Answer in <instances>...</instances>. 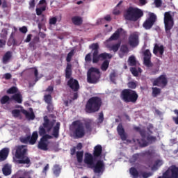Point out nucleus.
Here are the masks:
<instances>
[{
  "label": "nucleus",
  "mask_w": 178,
  "mask_h": 178,
  "mask_svg": "<svg viewBox=\"0 0 178 178\" xmlns=\"http://www.w3.org/2000/svg\"><path fill=\"white\" fill-rule=\"evenodd\" d=\"M143 16H144V12H143L141 9L133 6H129L124 10L123 13V17L127 22H137V20L141 19Z\"/></svg>",
  "instance_id": "1"
},
{
  "label": "nucleus",
  "mask_w": 178,
  "mask_h": 178,
  "mask_svg": "<svg viewBox=\"0 0 178 178\" xmlns=\"http://www.w3.org/2000/svg\"><path fill=\"white\" fill-rule=\"evenodd\" d=\"M43 120L44 122L42 123V126L46 128L47 131L49 133V131H51L53 129L51 136H53L54 138H59V130H60V122H56V120H49L48 116H44ZM56 122V124L55 125Z\"/></svg>",
  "instance_id": "2"
},
{
  "label": "nucleus",
  "mask_w": 178,
  "mask_h": 178,
  "mask_svg": "<svg viewBox=\"0 0 178 178\" xmlns=\"http://www.w3.org/2000/svg\"><path fill=\"white\" fill-rule=\"evenodd\" d=\"M101 106L102 99L97 96L92 97L86 102L85 111L86 113H95L101 109Z\"/></svg>",
  "instance_id": "3"
},
{
  "label": "nucleus",
  "mask_w": 178,
  "mask_h": 178,
  "mask_svg": "<svg viewBox=\"0 0 178 178\" xmlns=\"http://www.w3.org/2000/svg\"><path fill=\"white\" fill-rule=\"evenodd\" d=\"M15 158L18 160V163L20 165H31V160L30 157L27 156V148L24 145H19L17 147L15 152Z\"/></svg>",
  "instance_id": "4"
},
{
  "label": "nucleus",
  "mask_w": 178,
  "mask_h": 178,
  "mask_svg": "<svg viewBox=\"0 0 178 178\" xmlns=\"http://www.w3.org/2000/svg\"><path fill=\"white\" fill-rule=\"evenodd\" d=\"M65 72V79H70L67 82V85L74 92H77L79 90H80V84H79V81L74 79V78L72 77V74L73 72L72 71V64L67 63Z\"/></svg>",
  "instance_id": "5"
},
{
  "label": "nucleus",
  "mask_w": 178,
  "mask_h": 178,
  "mask_svg": "<svg viewBox=\"0 0 178 178\" xmlns=\"http://www.w3.org/2000/svg\"><path fill=\"white\" fill-rule=\"evenodd\" d=\"M120 98L126 104H136L138 100V94L132 89H124L121 92Z\"/></svg>",
  "instance_id": "6"
},
{
  "label": "nucleus",
  "mask_w": 178,
  "mask_h": 178,
  "mask_svg": "<svg viewBox=\"0 0 178 178\" xmlns=\"http://www.w3.org/2000/svg\"><path fill=\"white\" fill-rule=\"evenodd\" d=\"M72 134L74 138H83L86 136V128L84 124L80 120H76L72 122Z\"/></svg>",
  "instance_id": "7"
},
{
  "label": "nucleus",
  "mask_w": 178,
  "mask_h": 178,
  "mask_svg": "<svg viewBox=\"0 0 178 178\" xmlns=\"http://www.w3.org/2000/svg\"><path fill=\"white\" fill-rule=\"evenodd\" d=\"M101 79L99 69L91 67L87 72V81L89 84H97Z\"/></svg>",
  "instance_id": "8"
},
{
  "label": "nucleus",
  "mask_w": 178,
  "mask_h": 178,
  "mask_svg": "<svg viewBox=\"0 0 178 178\" xmlns=\"http://www.w3.org/2000/svg\"><path fill=\"white\" fill-rule=\"evenodd\" d=\"M171 13L172 11L165 12L164 13V27L168 37H170V35H172L170 30H172V29H173V26H175V20Z\"/></svg>",
  "instance_id": "9"
},
{
  "label": "nucleus",
  "mask_w": 178,
  "mask_h": 178,
  "mask_svg": "<svg viewBox=\"0 0 178 178\" xmlns=\"http://www.w3.org/2000/svg\"><path fill=\"white\" fill-rule=\"evenodd\" d=\"M51 138H52V136L49 134L43 136L38 142V149H41L42 151H48V140H51Z\"/></svg>",
  "instance_id": "10"
},
{
  "label": "nucleus",
  "mask_w": 178,
  "mask_h": 178,
  "mask_svg": "<svg viewBox=\"0 0 178 178\" xmlns=\"http://www.w3.org/2000/svg\"><path fill=\"white\" fill-rule=\"evenodd\" d=\"M155 22H156V15L154 13H150L149 17L144 22L143 26L145 30H151L152 26L155 24Z\"/></svg>",
  "instance_id": "11"
},
{
  "label": "nucleus",
  "mask_w": 178,
  "mask_h": 178,
  "mask_svg": "<svg viewBox=\"0 0 178 178\" xmlns=\"http://www.w3.org/2000/svg\"><path fill=\"white\" fill-rule=\"evenodd\" d=\"M99 52L95 51L92 53V63H98L99 62L100 59H102V60L105 59H111L112 55L108 53H102L100 54Z\"/></svg>",
  "instance_id": "12"
},
{
  "label": "nucleus",
  "mask_w": 178,
  "mask_h": 178,
  "mask_svg": "<svg viewBox=\"0 0 178 178\" xmlns=\"http://www.w3.org/2000/svg\"><path fill=\"white\" fill-rule=\"evenodd\" d=\"M153 86H156L157 87L165 88V87L168 86V78H166V75H160L153 81Z\"/></svg>",
  "instance_id": "13"
},
{
  "label": "nucleus",
  "mask_w": 178,
  "mask_h": 178,
  "mask_svg": "<svg viewBox=\"0 0 178 178\" xmlns=\"http://www.w3.org/2000/svg\"><path fill=\"white\" fill-rule=\"evenodd\" d=\"M128 42L130 47H131L132 48H136V47H138V44H140L138 34H137L136 33H131L128 38Z\"/></svg>",
  "instance_id": "14"
},
{
  "label": "nucleus",
  "mask_w": 178,
  "mask_h": 178,
  "mask_svg": "<svg viewBox=\"0 0 178 178\" xmlns=\"http://www.w3.org/2000/svg\"><path fill=\"white\" fill-rule=\"evenodd\" d=\"M92 169L95 173L103 174L104 171L105 170V163H104L103 161L99 160L96 163L93 164Z\"/></svg>",
  "instance_id": "15"
},
{
  "label": "nucleus",
  "mask_w": 178,
  "mask_h": 178,
  "mask_svg": "<svg viewBox=\"0 0 178 178\" xmlns=\"http://www.w3.org/2000/svg\"><path fill=\"white\" fill-rule=\"evenodd\" d=\"M143 63L145 66H147V67H152V63H151V57L152 56V54L149 49H146L143 52Z\"/></svg>",
  "instance_id": "16"
},
{
  "label": "nucleus",
  "mask_w": 178,
  "mask_h": 178,
  "mask_svg": "<svg viewBox=\"0 0 178 178\" xmlns=\"http://www.w3.org/2000/svg\"><path fill=\"white\" fill-rule=\"evenodd\" d=\"M117 133L118 136H120L122 141H126L127 140V134L126 133V131H124V128L123 127V124H122V122L118 124L117 127Z\"/></svg>",
  "instance_id": "17"
},
{
  "label": "nucleus",
  "mask_w": 178,
  "mask_h": 178,
  "mask_svg": "<svg viewBox=\"0 0 178 178\" xmlns=\"http://www.w3.org/2000/svg\"><path fill=\"white\" fill-rule=\"evenodd\" d=\"M84 163L88 165L90 169L94 168V157L90 153H87L85 155Z\"/></svg>",
  "instance_id": "18"
},
{
  "label": "nucleus",
  "mask_w": 178,
  "mask_h": 178,
  "mask_svg": "<svg viewBox=\"0 0 178 178\" xmlns=\"http://www.w3.org/2000/svg\"><path fill=\"white\" fill-rule=\"evenodd\" d=\"M124 33L122 28L118 29L115 32L108 38V41H118L120 38V34Z\"/></svg>",
  "instance_id": "19"
},
{
  "label": "nucleus",
  "mask_w": 178,
  "mask_h": 178,
  "mask_svg": "<svg viewBox=\"0 0 178 178\" xmlns=\"http://www.w3.org/2000/svg\"><path fill=\"white\" fill-rule=\"evenodd\" d=\"M158 52L161 55V56H162V55H163V53L165 52V48L163 47V45L159 46V44L156 43L154 47L153 54L154 55H158Z\"/></svg>",
  "instance_id": "20"
},
{
  "label": "nucleus",
  "mask_w": 178,
  "mask_h": 178,
  "mask_svg": "<svg viewBox=\"0 0 178 178\" xmlns=\"http://www.w3.org/2000/svg\"><path fill=\"white\" fill-rule=\"evenodd\" d=\"M163 165V160L162 159H156L154 161L153 165L151 168V170H153V172H156V170H158L161 166Z\"/></svg>",
  "instance_id": "21"
},
{
  "label": "nucleus",
  "mask_w": 178,
  "mask_h": 178,
  "mask_svg": "<svg viewBox=\"0 0 178 178\" xmlns=\"http://www.w3.org/2000/svg\"><path fill=\"white\" fill-rule=\"evenodd\" d=\"M12 56H13V53L10 51H8L7 52L5 53V54L3 56L2 58V62L4 65H6L10 59H12Z\"/></svg>",
  "instance_id": "22"
},
{
  "label": "nucleus",
  "mask_w": 178,
  "mask_h": 178,
  "mask_svg": "<svg viewBox=\"0 0 178 178\" xmlns=\"http://www.w3.org/2000/svg\"><path fill=\"white\" fill-rule=\"evenodd\" d=\"M102 154V146L97 145L94 147L93 156L99 158Z\"/></svg>",
  "instance_id": "23"
},
{
  "label": "nucleus",
  "mask_w": 178,
  "mask_h": 178,
  "mask_svg": "<svg viewBox=\"0 0 178 178\" xmlns=\"http://www.w3.org/2000/svg\"><path fill=\"white\" fill-rule=\"evenodd\" d=\"M37 140H38V132L35 131L33 132L32 135L30 136L29 144L31 145H34V144L37 143Z\"/></svg>",
  "instance_id": "24"
},
{
  "label": "nucleus",
  "mask_w": 178,
  "mask_h": 178,
  "mask_svg": "<svg viewBox=\"0 0 178 178\" xmlns=\"http://www.w3.org/2000/svg\"><path fill=\"white\" fill-rule=\"evenodd\" d=\"M21 112L22 113H23V115H25L26 118L28 119L29 120H34L35 119V115L33 111L30 113L26 110L22 109Z\"/></svg>",
  "instance_id": "25"
},
{
  "label": "nucleus",
  "mask_w": 178,
  "mask_h": 178,
  "mask_svg": "<svg viewBox=\"0 0 178 178\" xmlns=\"http://www.w3.org/2000/svg\"><path fill=\"white\" fill-rule=\"evenodd\" d=\"M4 176H9L12 174V166L9 164H5L2 168Z\"/></svg>",
  "instance_id": "26"
},
{
  "label": "nucleus",
  "mask_w": 178,
  "mask_h": 178,
  "mask_svg": "<svg viewBox=\"0 0 178 178\" xmlns=\"http://www.w3.org/2000/svg\"><path fill=\"white\" fill-rule=\"evenodd\" d=\"M9 155V150L7 148H4L0 151V162L6 160Z\"/></svg>",
  "instance_id": "27"
},
{
  "label": "nucleus",
  "mask_w": 178,
  "mask_h": 178,
  "mask_svg": "<svg viewBox=\"0 0 178 178\" xmlns=\"http://www.w3.org/2000/svg\"><path fill=\"white\" fill-rule=\"evenodd\" d=\"M72 22L74 26H81L83 24V18L79 16H74L72 17Z\"/></svg>",
  "instance_id": "28"
},
{
  "label": "nucleus",
  "mask_w": 178,
  "mask_h": 178,
  "mask_svg": "<svg viewBox=\"0 0 178 178\" xmlns=\"http://www.w3.org/2000/svg\"><path fill=\"white\" fill-rule=\"evenodd\" d=\"M11 101H15L17 104H22L23 102V99L20 93H15L11 96Z\"/></svg>",
  "instance_id": "29"
},
{
  "label": "nucleus",
  "mask_w": 178,
  "mask_h": 178,
  "mask_svg": "<svg viewBox=\"0 0 178 178\" xmlns=\"http://www.w3.org/2000/svg\"><path fill=\"white\" fill-rule=\"evenodd\" d=\"M120 52H122V54H119L120 58H123L125 54H129V47H127V45L122 44L120 47Z\"/></svg>",
  "instance_id": "30"
},
{
  "label": "nucleus",
  "mask_w": 178,
  "mask_h": 178,
  "mask_svg": "<svg viewBox=\"0 0 178 178\" xmlns=\"http://www.w3.org/2000/svg\"><path fill=\"white\" fill-rule=\"evenodd\" d=\"M62 170V168L59 166V165L56 164L54 166L53 169V173L55 175L56 177H59V175H60V172Z\"/></svg>",
  "instance_id": "31"
},
{
  "label": "nucleus",
  "mask_w": 178,
  "mask_h": 178,
  "mask_svg": "<svg viewBox=\"0 0 178 178\" xmlns=\"http://www.w3.org/2000/svg\"><path fill=\"white\" fill-rule=\"evenodd\" d=\"M10 101H12V99L8 95L3 96L0 99L1 105H5V104H9Z\"/></svg>",
  "instance_id": "32"
},
{
  "label": "nucleus",
  "mask_w": 178,
  "mask_h": 178,
  "mask_svg": "<svg viewBox=\"0 0 178 178\" xmlns=\"http://www.w3.org/2000/svg\"><path fill=\"white\" fill-rule=\"evenodd\" d=\"M152 95L154 98H156L158 95H161V88L154 87V88H152Z\"/></svg>",
  "instance_id": "33"
},
{
  "label": "nucleus",
  "mask_w": 178,
  "mask_h": 178,
  "mask_svg": "<svg viewBox=\"0 0 178 178\" xmlns=\"http://www.w3.org/2000/svg\"><path fill=\"white\" fill-rule=\"evenodd\" d=\"M137 141L140 147H148V140H145V138L141 139H137Z\"/></svg>",
  "instance_id": "34"
},
{
  "label": "nucleus",
  "mask_w": 178,
  "mask_h": 178,
  "mask_svg": "<svg viewBox=\"0 0 178 178\" xmlns=\"http://www.w3.org/2000/svg\"><path fill=\"white\" fill-rule=\"evenodd\" d=\"M84 155V152H76V159L78 163H83V156Z\"/></svg>",
  "instance_id": "35"
},
{
  "label": "nucleus",
  "mask_w": 178,
  "mask_h": 178,
  "mask_svg": "<svg viewBox=\"0 0 178 178\" xmlns=\"http://www.w3.org/2000/svg\"><path fill=\"white\" fill-rule=\"evenodd\" d=\"M128 63L129 66H136V65H137V60H136V57L134 56H129L128 59Z\"/></svg>",
  "instance_id": "36"
},
{
  "label": "nucleus",
  "mask_w": 178,
  "mask_h": 178,
  "mask_svg": "<svg viewBox=\"0 0 178 178\" xmlns=\"http://www.w3.org/2000/svg\"><path fill=\"white\" fill-rule=\"evenodd\" d=\"M46 128L43 126V125H40L39 127V136H40V137H44V136H47V129H45Z\"/></svg>",
  "instance_id": "37"
},
{
  "label": "nucleus",
  "mask_w": 178,
  "mask_h": 178,
  "mask_svg": "<svg viewBox=\"0 0 178 178\" xmlns=\"http://www.w3.org/2000/svg\"><path fill=\"white\" fill-rule=\"evenodd\" d=\"M130 174L134 178H138V171L134 167H131L129 170Z\"/></svg>",
  "instance_id": "38"
},
{
  "label": "nucleus",
  "mask_w": 178,
  "mask_h": 178,
  "mask_svg": "<svg viewBox=\"0 0 178 178\" xmlns=\"http://www.w3.org/2000/svg\"><path fill=\"white\" fill-rule=\"evenodd\" d=\"M90 49H92V51H93V52H99V44H98V43H92V44H90L89 46Z\"/></svg>",
  "instance_id": "39"
},
{
  "label": "nucleus",
  "mask_w": 178,
  "mask_h": 178,
  "mask_svg": "<svg viewBox=\"0 0 178 178\" xmlns=\"http://www.w3.org/2000/svg\"><path fill=\"white\" fill-rule=\"evenodd\" d=\"M108 67H109V62L108 60H105L102 64L101 70L102 72H106V70H108Z\"/></svg>",
  "instance_id": "40"
},
{
  "label": "nucleus",
  "mask_w": 178,
  "mask_h": 178,
  "mask_svg": "<svg viewBox=\"0 0 178 178\" xmlns=\"http://www.w3.org/2000/svg\"><path fill=\"white\" fill-rule=\"evenodd\" d=\"M146 139L149 144H152L156 141V136L147 135Z\"/></svg>",
  "instance_id": "41"
},
{
  "label": "nucleus",
  "mask_w": 178,
  "mask_h": 178,
  "mask_svg": "<svg viewBox=\"0 0 178 178\" xmlns=\"http://www.w3.org/2000/svg\"><path fill=\"white\" fill-rule=\"evenodd\" d=\"M120 42L113 44L110 47V51H113V52H118L119 51V48H120Z\"/></svg>",
  "instance_id": "42"
},
{
  "label": "nucleus",
  "mask_w": 178,
  "mask_h": 178,
  "mask_svg": "<svg viewBox=\"0 0 178 178\" xmlns=\"http://www.w3.org/2000/svg\"><path fill=\"white\" fill-rule=\"evenodd\" d=\"M84 126L87 133H91V131H92V127L91 125V122H85Z\"/></svg>",
  "instance_id": "43"
},
{
  "label": "nucleus",
  "mask_w": 178,
  "mask_h": 178,
  "mask_svg": "<svg viewBox=\"0 0 178 178\" xmlns=\"http://www.w3.org/2000/svg\"><path fill=\"white\" fill-rule=\"evenodd\" d=\"M19 141L21 143H22L23 144H27L28 143H30V135L24 137V136H22L21 138H19Z\"/></svg>",
  "instance_id": "44"
},
{
  "label": "nucleus",
  "mask_w": 178,
  "mask_h": 178,
  "mask_svg": "<svg viewBox=\"0 0 178 178\" xmlns=\"http://www.w3.org/2000/svg\"><path fill=\"white\" fill-rule=\"evenodd\" d=\"M19 90L16 88V86H13L10 88L8 90H7V94H17Z\"/></svg>",
  "instance_id": "45"
},
{
  "label": "nucleus",
  "mask_w": 178,
  "mask_h": 178,
  "mask_svg": "<svg viewBox=\"0 0 178 178\" xmlns=\"http://www.w3.org/2000/svg\"><path fill=\"white\" fill-rule=\"evenodd\" d=\"M44 99L46 104H51L52 102V96L51 94L45 95L44 96Z\"/></svg>",
  "instance_id": "46"
},
{
  "label": "nucleus",
  "mask_w": 178,
  "mask_h": 178,
  "mask_svg": "<svg viewBox=\"0 0 178 178\" xmlns=\"http://www.w3.org/2000/svg\"><path fill=\"white\" fill-rule=\"evenodd\" d=\"M74 55V50H71L70 52H69L67 55L66 61L67 62H71L72 58H73V56Z\"/></svg>",
  "instance_id": "47"
},
{
  "label": "nucleus",
  "mask_w": 178,
  "mask_h": 178,
  "mask_svg": "<svg viewBox=\"0 0 178 178\" xmlns=\"http://www.w3.org/2000/svg\"><path fill=\"white\" fill-rule=\"evenodd\" d=\"M20 110L15 109L12 111L11 113L14 118H19L20 116Z\"/></svg>",
  "instance_id": "48"
},
{
  "label": "nucleus",
  "mask_w": 178,
  "mask_h": 178,
  "mask_svg": "<svg viewBox=\"0 0 178 178\" xmlns=\"http://www.w3.org/2000/svg\"><path fill=\"white\" fill-rule=\"evenodd\" d=\"M127 86L131 90H135V88H137V83H136V82L130 81L128 83Z\"/></svg>",
  "instance_id": "49"
},
{
  "label": "nucleus",
  "mask_w": 178,
  "mask_h": 178,
  "mask_svg": "<svg viewBox=\"0 0 178 178\" xmlns=\"http://www.w3.org/2000/svg\"><path fill=\"white\" fill-rule=\"evenodd\" d=\"M175 115H177V117H172V120L175 124H178V110L175 109L173 111Z\"/></svg>",
  "instance_id": "50"
},
{
  "label": "nucleus",
  "mask_w": 178,
  "mask_h": 178,
  "mask_svg": "<svg viewBox=\"0 0 178 178\" xmlns=\"http://www.w3.org/2000/svg\"><path fill=\"white\" fill-rule=\"evenodd\" d=\"M6 35H8V29H3L1 31V33L0 34V37L1 38H6Z\"/></svg>",
  "instance_id": "51"
},
{
  "label": "nucleus",
  "mask_w": 178,
  "mask_h": 178,
  "mask_svg": "<svg viewBox=\"0 0 178 178\" xmlns=\"http://www.w3.org/2000/svg\"><path fill=\"white\" fill-rule=\"evenodd\" d=\"M130 71L132 73V74L135 76V77H138V71H137V68L136 67H131L130 68Z\"/></svg>",
  "instance_id": "52"
},
{
  "label": "nucleus",
  "mask_w": 178,
  "mask_h": 178,
  "mask_svg": "<svg viewBox=\"0 0 178 178\" xmlns=\"http://www.w3.org/2000/svg\"><path fill=\"white\" fill-rule=\"evenodd\" d=\"M92 60V58H91V53H88V54H86V56H85V61L87 63H90Z\"/></svg>",
  "instance_id": "53"
},
{
  "label": "nucleus",
  "mask_w": 178,
  "mask_h": 178,
  "mask_svg": "<svg viewBox=\"0 0 178 178\" xmlns=\"http://www.w3.org/2000/svg\"><path fill=\"white\" fill-rule=\"evenodd\" d=\"M49 170V164H47L44 168H43L42 173L44 175V176H47V172Z\"/></svg>",
  "instance_id": "54"
},
{
  "label": "nucleus",
  "mask_w": 178,
  "mask_h": 178,
  "mask_svg": "<svg viewBox=\"0 0 178 178\" xmlns=\"http://www.w3.org/2000/svg\"><path fill=\"white\" fill-rule=\"evenodd\" d=\"M34 76L35 77V83H37L40 80V77H38V70L37 68H35Z\"/></svg>",
  "instance_id": "55"
},
{
  "label": "nucleus",
  "mask_w": 178,
  "mask_h": 178,
  "mask_svg": "<svg viewBox=\"0 0 178 178\" xmlns=\"http://www.w3.org/2000/svg\"><path fill=\"white\" fill-rule=\"evenodd\" d=\"M98 120L100 123L104 122V112L102 111L99 113Z\"/></svg>",
  "instance_id": "56"
},
{
  "label": "nucleus",
  "mask_w": 178,
  "mask_h": 178,
  "mask_svg": "<svg viewBox=\"0 0 178 178\" xmlns=\"http://www.w3.org/2000/svg\"><path fill=\"white\" fill-rule=\"evenodd\" d=\"M154 129V125L152 124H149L147 127V131L150 134H152V131Z\"/></svg>",
  "instance_id": "57"
},
{
  "label": "nucleus",
  "mask_w": 178,
  "mask_h": 178,
  "mask_svg": "<svg viewBox=\"0 0 178 178\" xmlns=\"http://www.w3.org/2000/svg\"><path fill=\"white\" fill-rule=\"evenodd\" d=\"M47 111L48 112H53L54 111V105H52V103L47 104Z\"/></svg>",
  "instance_id": "58"
},
{
  "label": "nucleus",
  "mask_w": 178,
  "mask_h": 178,
  "mask_svg": "<svg viewBox=\"0 0 178 178\" xmlns=\"http://www.w3.org/2000/svg\"><path fill=\"white\" fill-rule=\"evenodd\" d=\"M56 22H58L56 17H53L49 19V24H56Z\"/></svg>",
  "instance_id": "59"
},
{
  "label": "nucleus",
  "mask_w": 178,
  "mask_h": 178,
  "mask_svg": "<svg viewBox=\"0 0 178 178\" xmlns=\"http://www.w3.org/2000/svg\"><path fill=\"white\" fill-rule=\"evenodd\" d=\"M154 3L156 8L162 6V0H154Z\"/></svg>",
  "instance_id": "60"
},
{
  "label": "nucleus",
  "mask_w": 178,
  "mask_h": 178,
  "mask_svg": "<svg viewBox=\"0 0 178 178\" xmlns=\"http://www.w3.org/2000/svg\"><path fill=\"white\" fill-rule=\"evenodd\" d=\"M139 134L141 136L142 138H145L147 132L145 131V129H140Z\"/></svg>",
  "instance_id": "61"
},
{
  "label": "nucleus",
  "mask_w": 178,
  "mask_h": 178,
  "mask_svg": "<svg viewBox=\"0 0 178 178\" xmlns=\"http://www.w3.org/2000/svg\"><path fill=\"white\" fill-rule=\"evenodd\" d=\"M152 175V173L151 172H144L142 173V176L143 178H148L150 177V176Z\"/></svg>",
  "instance_id": "62"
},
{
  "label": "nucleus",
  "mask_w": 178,
  "mask_h": 178,
  "mask_svg": "<svg viewBox=\"0 0 178 178\" xmlns=\"http://www.w3.org/2000/svg\"><path fill=\"white\" fill-rule=\"evenodd\" d=\"M120 13V10L118 9V8H115L113 11V14H114L115 16H118V15Z\"/></svg>",
  "instance_id": "63"
},
{
  "label": "nucleus",
  "mask_w": 178,
  "mask_h": 178,
  "mask_svg": "<svg viewBox=\"0 0 178 178\" xmlns=\"http://www.w3.org/2000/svg\"><path fill=\"white\" fill-rule=\"evenodd\" d=\"M139 155H138V154H134L133 155V156H132V162H136V161H137V159H138V158H139Z\"/></svg>",
  "instance_id": "64"
}]
</instances>
